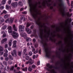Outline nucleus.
Here are the masks:
<instances>
[{
	"label": "nucleus",
	"mask_w": 73,
	"mask_h": 73,
	"mask_svg": "<svg viewBox=\"0 0 73 73\" xmlns=\"http://www.w3.org/2000/svg\"><path fill=\"white\" fill-rule=\"evenodd\" d=\"M7 36V34L5 33H4L3 35V37H5Z\"/></svg>",
	"instance_id": "09e8293b"
},
{
	"label": "nucleus",
	"mask_w": 73,
	"mask_h": 73,
	"mask_svg": "<svg viewBox=\"0 0 73 73\" xmlns=\"http://www.w3.org/2000/svg\"><path fill=\"white\" fill-rule=\"evenodd\" d=\"M14 20V18H10V22L11 23H13V21Z\"/></svg>",
	"instance_id": "393cba45"
},
{
	"label": "nucleus",
	"mask_w": 73,
	"mask_h": 73,
	"mask_svg": "<svg viewBox=\"0 0 73 73\" xmlns=\"http://www.w3.org/2000/svg\"><path fill=\"white\" fill-rule=\"evenodd\" d=\"M33 42H36V39L34 38L33 39Z\"/></svg>",
	"instance_id": "052dcab7"
},
{
	"label": "nucleus",
	"mask_w": 73,
	"mask_h": 73,
	"mask_svg": "<svg viewBox=\"0 0 73 73\" xmlns=\"http://www.w3.org/2000/svg\"><path fill=\"white\" fill-rule=\"evenodd\" d=\"M30 7V11L31 14L33 17L34 19L36 20L37 18L38 19L37 21H36V23L39 27H40L41 29H40V37L42 40L43 37L48 38L50 35V30L47 31L46 29V26L45 25V24L42 23L40 21V18H38L37 15H39V13L37 11V5H29ZM42 28H44V29Z\"/></svg>",
	"instance_id": "f257e3e1"
},
{
	"label": "nucleus",
	"mask_w": 73,
	"mask_h": 73,
	"mask_svg": "<svg viewBox=\"0 0 73 73\" xmlns=\"http://www.w3.org/2000/svg\"><path fill=\"white\" fill-rule=\"evenodd\" d=\"M32 68H33V69H35V68H36V65H35L33 64L32 66Z\"/></svg>",
	"instance_id": "ea45409f"
},
{
	"label": "nucleus",
	"mask_w": 73,
	"mask_h": 73,
	"mask_svg": "<svg viewBox=\"0 0 73 73\" xmlns=\"http://www.w3.org/2000/svg\"><path fill=\"white\" fill-rule=\"evenodd\" d=\"M5 60L6 61H8L9 60V58L8 57H6L5 58Z\"/></svg>",
	"instance_id": "a19ab883"
},
{
	"label": "nucleus",
	"mask_w": 73,
	"mask_h": 73,
	"mask_svg": "<svg viewBox=\"0 0 73 73\" xmlns=\"http://www.w3.org/2000/svg\"><path fill=\"white\" fill-rule=\"evenodd\" d=\"M21 52H18V54L19 55V56H21Z\"/></svg>",
	"instance_id": "de8ad7c7"
},
{
	"label": "nucleus",
	"mask_w": 73,
	"mask_h": 73,
	"mask_svg": "<svg viewBox=\"0 0 73 73\" xmlns=\"http://www.w3.org/2000/svg\"><path fill=\"white\" fill-rule=\"evenodd\" d=\"M71 8H73V1H72L71 2Z\"/></svg>",
	"instance_id": "4c0bfd02"
},
{
	"label": "nucleus",
	"mask_w": 73,
	"mask_h": 73,
	"mask_svg": "<svg viewBox=\"0 0 73 73\" xmlns=\"http://www.w3.org/2000/svg\"><path fill=\"white\" fill-rule=\"evenodd\" d=\"M8 50H11V46H9L8 47Z\"/></svg>",
	"instance_id": "3c124183"
},
{
	"label": "nucleus",
	"mask_w": 73,
	"mask_h": 73,
	"mask_svg": "<svg viewBox=\"0 0 73 73\" xmlns=\"http://www.w3.org/2000/svg\"><path fill=\"white\" fill-rule=\"evenodd\" d=\"M12 62H9V61L8 62V64H12Z\"/></svg>",
	"instance_id": "bf43d9fd"
},
{
	"label": "nucleus",
	"mask_w": 73,
	"mask_h": 73,
	"mask_svg": "<svg viewBox=\"0 0 73 73\" xmlns=\"http://www.w3.org/2000/svg\"><path fill=\"white\" fill-rule=\"evenodd\" d=\"M20 68L19 67H18L17 68V70H20Z\"/></svg>",
	"instance_id": "774afa93"
},
{
	"label": "nucleus",
	"mask_w": 73,
	"mask_h": 73,
	"mask_svg": "<svg viewBox=\"0 0 73 73\" xmlns=\"http://www.w3.org/2000/svg\"><path fill=\"white\" fill-rule=\"evenodd\" d=\"M41 49L39 50V51L38 53H39V54H41Z\"/></svg>",
	"instance_id": "0e129e2a"
},
{
	"label": "nucleus",
	"mask_w": 73,
	"mask_h": 73,
	"mask_svg": "<svg viewBox=\"0 0 73 73\" xmlns=\"http://www.w3.org/2000/svg\"><path fill=\"white\" fill-rule=\"evenodd\" d=\"M23 19H24L23 21H25V18L24 17H21V20H23Z\"/></svg>",
	"instance_id": "473e14b6"
},
{
	"label": "nucleus",
	"mask_w": 73,
	"mask_h": 73,
	"mask_svg": "<svg viewBox=\"0 0 73 73\" xmlns=\"http://www.w3.org/2000/svg\"><path fill=\"white\" fill-rule=\"evenodd\" d=\"M9 16V15H4V17L5 19H7V18H8Z\"/></svg>",
	"instance_id": "a878e982"
},
{
	"label": "nucleus",
	"mask_w": 73,
	"mask_h": 73,
	"mask_svg": "<svg viewBox=\"0 0 73 73\" xmlns=\"http://www.w3.org/2000/svg\"><path fill=\"white\" fill-rule=\"evenodd\" d=\"M31 48H33L32 51L34 52V54H37L38 53V50H36L35 51V49L33 48V46H31Z\"/></svg>",
	"instance_id": "f8f14e48"
},
{
	"label": "nucleus",
	"mask_w": 73,
	"mask_h": 73,
	"mask_svg": "<svg viewBox=\"0 0 73 73\" xmlns=\"http://www.w3.org/2000/svg\"><path fill=\"white\" fill-rule=\"evenodd\" d=\"M51 1V0H48L47 1L45 0L44 1H43L42 4V5L44 7H45V5L46 4L48 7H50V9H52L53 8V6H51V5H52V4L50 3V2Z\"/></svg>",
	"instance_id": "39448f33"
},
{
	"label": "nucleus",
	"mask_w": 73,
	"mask_h": 73,
	"mask_svg": "<svg viewBox=\"0 0 73 73\" xmlns=\"http://www.w3.org/2000/svg\"><path fill=\"white\" fill-rule=\"evenodd\" d=\"M28 69L29 72H31L32 70V68L31 66H29Z\"/></svg>",
	"instance_id": "5701e85b"
},
{
	"label": "nucleus",
	"mask_w": 73,
	"mask_h": 73,
	"mask_svg": "<svg viewBox=\"0 0 73 73\" xmlns=\"http://www.w3.org/2000/svg\"><path fill=\"white\" fill-rule=\"evenodd\" d=\"M59 7V10L60 13L62 16H65V7L64 4L62 3L61 0H59V3H57Z\"/></svg>",
	"instance_id": "7ed1b4c3"
},
{
	"label": "nucleus",
	"mask_w": 73,
	"mask_h": 73,
	"mask_svg": "<svg viewBox=\"0 0 73 73\" xmlns=\"http://www.w3.org/2000/svg\"><path fill=\"white\" fill-rule=\"evenodd\" d=\"M4 52H5V53H8V50H7V49H5L4 50Z\"/></svg>",
	"instance_id": "4d7b16f0"
},
{
	"label": "nucleus",
	"mask_w": 73,
	"mask_h": 73,
	"mask_svg": "<svg viewBox=\"0 0 73 73\" xmlns=\"http://www.w3.org/2000/svg\"><path fill=\"white\" fill-rule=\"evenodd\" d=\"M57 3H54L53 5V6H54V7H56V6H57Z\"/></svg>",
	"instance_id": "603ef678"
},
{
	"label": "nucleus",
	"mask_w": 73,
	"mask_h": 73,
	"mask_svg": "<svg viewBox=\"0 0 73 73\" xmlns=\"http://www.w3.org/2000/svg\"><path fill=\"white\" fill-rule=\"evenodd\" d=\"M12 40L10 39L9 40L8 42V45L10 46H11L12 45Z\"/></svg>",
	"instance_id": "a211bd4d"
},
{
	"label": "nucleus",
	"mask_w": 73,
	"mask_h": 73,
	"mask_svg": "<svg viewBox=\"0 0 73 73\" xmlns=\"http://www.w3.org/2000/svg\"><path fill=\"white\" fill-rule=\"evenodd\" d=\"M7 41V38H4L2 40L1 44H3L4 42H6Z\"/></svg>",
	"instance_id": "f3484780"
},
{
	"label": "nucleus",
	"mask_w": 73,
	"mask_h": 73,
	"mask_svg": "<svg viewBox=\"0 0 73 73\" xmlns=\"http://www.w3.org/2000/svg\"><path fill=\"white\" fill-rule=\"evenodd\" d=\"M28 70V68L26 67L25 68H23L22 69V70L23 71H25V72H27Z\"/></svg>",
	"instance_id": "2f4dec72"
},
{
	"label": "nucleus",
	"mask_w": 73,
	"mask_h": 73,
	"mask_svg": "<svg viewBox=\"0 0 73 73\" xmlns=\"http://www.w3.org/2000/svg\"><path fill=\"white\" fill-rule=\"evenodd\" d=\"M18 4L19 5V6H21V7H22L23 6V3L21 1L19 2Z\"/></svg>",
	"instance_id": "b1692460"
},
{
	"label": "nucleus",
	"mask_w": 73,
	"mask_h": 73,
	"mask_svg": "<svg viewBox=\"0 0 73 73\" xmlns=\"http://www.w3.org/2000/svg\"><path fill=\"white\" fill-rule=\"evenodd\" d=\"M44 49L46 53V56L47 57H49L50 56V51L48 47L44 46Z\"/></svg>",
	"instance_id": "423d86ee"
},
{
	"label": "nucleus",
	"mask_w": 73,
	"mask_h": 73,
	"mask_svg": "<svg viewBox=\"0 0 73 73\" xmlns=\"http://www.w3.org/2000/svg\"><path fill=\"white\" fill-rule=\"evenodd\" d=\"M29 30V29L28 27H27L25 29V31H26V32H28Z\"/></svg>",
	"instance_id": "58836bf2"
},
{
	"label": "nucleus",
	"mask_w": 73,
	"mask_h": 73,
	"mask_svg": "<svg viewBox=\"0 0 73 73\" xmlns=\"http://www.w3.org/2000/svg\"><path fill=\"white\" fill-rule=\"evenodd\" d=\"M0 20L1 22H4V20L3 19V18L2 17H0Z\"/></svg>",
	"instance_id": "cd10ccee"
},
{
	"label": "nucleus",
	"mask_w": 73,
	"mask_h": 73,
	"mask_svg": "<svg viewBox=\"0 0 73 73\" xmlns=\"http://www.w3.org/2000/svg\"><path fill=\"white\" fill-rule=\"evenodd\" d=\"M13 69H14V66H13L11 67V68L10 69V70H13Z\"/></svg>",
	"instance_id": "c03bdc74"
},
{
	"label": "nucleus",
	"mask_w": 73,
	"mask_h": 73,
	"mask_svg": "<svg viewBox=\"0 0 73 73\" xmlns=\"http://www.w3.org/2000/svg\"><path fill=\"white\" fill-rule=\"evenodd\" d=\"M3 12L4 14H7V11L5 10H4L3 11Z\"/></svg>",
	"instance_id": "e433bc0d"
},
{
	"label": "nucleus",
	"mask_w": 73,
	"mask_h": 73,
	"mask_svg": "<svg viewBox=\"0 0 73 73\" xmlns=\"http://www.w3.org/2000/svg\"><path fill=\"white\" fill-rule=\"evenodd\" d=\"M27 45L28 46H29L30 45H32V42L28 43L27 44Z\"/></svg>",
	"instance_id": "72a5a7b5"
},
{
	"label": "nucleus",
	"mask_w": 73,
	"mask_h": 73,
	"mask_svg": "<svg viewBox=\"0 0 73 73\" xmlns=\"http://www.w3.org/2000/svg\"><path fill=\"white\" fill-rule=\"evenodd\" d=\"M36 58V55H33V59H35Z\"/></svg>",
	"instance_id": "79ce46f5"
},
{
	"label": "nucleus",
	"mask_w": 73,
	"mask_h": 73,
	"mask_svg": "<svg viewBox=\"0 0 73 73\" xmlns=\"http://www.w3.org/2000/svg\"><path fill=\"white\" fill-rule=\"evenodd\" d=\"M23 14H27V12L26 11H24V12H22Z\"/></svg>",
	"instance_id": "680f3d73"
},
{
	"label": "nucleus",
	"mask_w": 73,
	"mask_h": 73,
	"mask_svg": "<svg viewBox=\"0 0 73 73\" xmlns=\"http://www.w3.org/2000/svg\"><path fill=\"white\" fill-rule=\"evenodd\" d=\"M5 22L6 23H8L9 22V19H7L5 21Z\"/></svg>",
	"instance_id": "338daca9"
},
{
	"label": "nucleus",
	"mask_w": 73,
	"mask_h": 73,
	"mask_svg": "<svg viewBox=\"0 0 73 73\" xmlns=\"http://www.w3.org/2000/svg\"><path fill=\"white\" fill-rule=\"evenodd\" d=\"M20 33V35L21 37H24V38H26L27 37V34L25 32L22 33Z\"/></svg>",
	"instance_id": "1a4fd4ad"
},
{
	"label": "nucleus",
	"mask_w": 73,
	"mask_h": 73,
	"mask_svg": "<svg viewBox=\"0 0 73 73\" xmlns=\"http://www.w3.org/2000/svg\"><path fill=\"white\" fill-rule=\"evenodd\" d=\"M26 40L27 42H29V41H31V38L27 37L26 38Z\"/></svg>",
	"instance_id": "6ab92c4d"
},
{
	"label": "nucleus",
	"mask_w": 73,
	"mask_h": 73,
	"mask_svg": "<svg viewBox=\"0 0 73 73\" xmlns=\"http://www.w3.org/2000/svg\"><path fill=\"white\" fill-rule=\"evenodd\" d=\"M29 65H31L33 64V61L32 60V59L31 58H30L29 60Z\"/></svg>",
	"instance_id": "4468645a"
},
{
	"label": "nucleus",
	"mask_w": 73,
	"mask_h": 73,
	"mask_svg": "<svg viewBox=\"0 0 73 73\" xmlns=\"http://www.w3.org/2000/svg\"><path fill=\"white\" fill-rule=\"evenodd\" d=\"M31 32H32V31L31 29H29V31L27 32V33H28L29 34L31 33Z\"/></svg>",
	"instance_id": "c9c22d12"
},
{
	"label": "nucleus",
	"mask_w": 73,
	"mask_h": 73,
	"mask_svg": "<svg viewBox=\"0 0 73 73\" xmlns=\"http://www.w3.org/2000/svg\"><path fill=\"white\" fill-rule=\"evenodd\" d=\"M40 61H38L37 62V65H40Z\"/></svg>",
	"instance_id": "5fc2aeb1"
},
{
	"label": "nucleus",
	"mask_w": 73,
	"mask_h": 73,
	"mask_svg": "<svg viewBox=\"0 0 73 73\" xmlns=\"http://www.w3.org/2000/svg\"><path fill=\"white\" fill-rule=\"evenodd\" d=\"M18 4V3H17V2H15L12 3L11 5L13 7H14V8H16V7H17Z\"/></svg>",
	"instance_id": "9b49d317"
},
{
	"label": "nucleus",
	"mask_w": 73,
	"mask_h": 73,
	"mask_svg": "<svg viewBox=\"0 0 73 73\" xmlns=\"http://www.w3.org/2000/svg\"><path fill=\"white\" fill-rule=\"evenodd\" d=\"M12 1L11 0H9L8 1V4H11V2Z\"/></svg>",
	"instance_id": "864d4df0"
},
{
	"label": "nucleus",
	"mask_w": 73,
	"mask_h": 73,
	"mask_svg": "<svg viewBox=\"0 0 73 73\" xmlns=\"http://www.w3.org/2000/svg\"><path fill=\"white\" fill-rule=\"evenodd\" d=\"M64 40L66 42H68V39L67 38H65Z\"/></svg>",
	"instance_id": "6e6d98bb"
},
{
	"label": "nucleus",
	"mask_w": 73,
	"mask_h": 73,
	"mask_svg": "<svg viewBox=\"0 0 73 73\" xmlns=\"http://www.w3.org/2000/svg\"><path fill=\"white\" fill-rule=\"evenodd\" d=\"M47 66L48 68H46L47 70L48 71H50L51 73H56L55 72L54 70L52 69V66L50 65V64H48L47 65Z\"/></svg>",
	"instance_id": "0eeeda50"
},
{
	"label": "nucleus",
	"mask_w": 73,
	"mask_h": 73,
	"mask_svg": "<svg viewBox=\"0 0 73 73\" xmlns=\"http://www.w3.org/2000/svg\"><path fill=\"white\" fill-rule=\"evenodd\" d=\"M34 35H36V30L35 29L34 30Z\"/></svg>",
	"instance_id": "8fccbe9b"
},
{
	"label": "nucleus",
	"mask_w": 73,
	"mask_h": 73,
	"mask_svg": "<svg viewBox=\"0 0 73 73\" xmlns=\"http://www.w3.org/2000/svg\"><path fill=\"white\" fill-rule=\"evenodd\" d=\"M29 56H27L26 57V60H29Z\"/></svg>",
	"instance_id": "a18cd8bd"
},
{
	"label": "nucleus",
	"mask_w": 73,
	"mask_h": 73,
	"mask_svg": "<svg viewBox=\"0 0 73 73\" xmlns=\"http://www.w3.org/2000/svg\"><path fill=\"white\" fill-rule=\"evenodd\" d=\"M27 49H25L23 50V53H26V52H27Z\"/></svg>",
	"instance_id": "49530a36"
},
{
	"label": "nucleus",
	"mask_w": 73,
	"mask_h": 73,
	"mask_svg": "<svg viewBox=\"0 0 73 73\" xmlns=\"http://www.w3.org/2000/svg\"><path fill=\"white\" fill-rule=\"evenodd\" d=\"M34 27V26H33V25H32L31 27V29H33V28Z\"/></svg>",
	"instance_id": "69168bd1"
},
{
	"label": "nucleus",
	"mask_w": 73,
	"mask_h": 73,
	"mask_svg": "<svg viewBox=\"0 0 73 73\" xmlns=\"http://www.w3.org/2000/svg\"><path fill=\"white\" fill-rule=\"evenodd\" d=\"M8 32L9 33H11V35L14 38H17L19 37V34L18 33L15 31H12V26H9L7 28Z\"/></svg>",
	"instance_id": "20e7f679"
},
{
	"label": "nucleus",
	"mask_w": 73,
	"mask_h": 73,
	"mask_svg": "<svg viewBox=\"0 0 73 73\" xmlns=\"http://www.w3.org/2000/svg\"><path fill=\"white\" fill-rule=\"evenodd\" d=\"M9 58L10 60H13V57L11 55H9Z\"/></svg>",
	"instance_id": "4be33fe9"
},
{
	"label": "nucleus",
	"mask_w": 73,
	"mask_h": 73,
	"mask_svg": "<svg viewBox=\"0 0 73 73\" xmlns=\"http://www.w3.org/2000/svg\"><path fill=\"white\" fill-rule=\"evenodd\" d=\"M7 25H4L2 27V30H5V29L7 28Z\"/></svg>",
	"instance_id": "aec40b11"
},
{
	"label": "nucleus",
	"mask_w": 73,
	"mask_h": 73,
	"mask_svg": "<svg viewBox=\"0 0 73 73\" xmlns=\"http://www.w3.org/2000/svg\"><path fill=\"white\" fill-rule=\"evenodd\" d=\"M61 30V29H59V28H58V29L57 30V31L60 32V31Z\"/></svg>",
	"instance_id": "13d9d810"
},
{
	"label": "nucleus",
	"mask_w": 73,
	"mask_h": 73,
	"mask_svg": "<svg viewBox=\"0 0 73 73\" xmlns=\"http://www.w3.org/2000/svg\"><path fill=\"white\" fill-rule=\"evenodd\" d=\"M69 11L70 12H72V9H69Z\"/></svg>",
	"instance_id": "e2e57ef3"
},
{
	"label": "nucleus",
	"mask_w": 73,
	"mask_h": 73,
	"mask_svg": "<svg viewBox=\"0 0 73 73\" xmlns=\"http://www.w3.org/2000/svg\"><path fill=\"white\" fill-rule=\"evenodd\" d=\"M6 3V1H2L1 2V4L2 5H4V4H5Z\"/></svg>",
	"instance_id": "c85d7f7f"
},
{
	"label": "nucleus",
	"mask_w": 73,
	"mask_h": 73,
	"mask_svg": "<svg viewBox=\"0 0 73 73\" xmlns=\"http://www.w3.org/2000/svg\"><path fill=\"white\" fill-rule=\"evenodd\" d=\"M33 53L32 52L30 51L29 53V56H32V54Z\"/></svg>",
	"instance_id": "c756f323"
},
{
	"label": "nucleus",
	"mask_w": 73,
	"mask_h": 73,
	"mask_svg": "<svg viewBox=\"0 0 73 73\" xmlns=\"http://www.w3.org/2000/svg\"><path fill=\"white\" fill-rule=\"evenodd\" d=\"M16 42L17 41L16 40H14L13 42V46H16Z\"/></svg>",
	"instance_id": "412c9836"
},
{
	"label": "nucleus",
	"mask_w": 73,
	"mask_h": 73,
	"mask_svg": "<svg viewBox=\"0 0 73 73\" xmlns=\"http://www.w3.org/2000/svg\"><path fill=\"white\" fill-rule=\"evenodd\" d=\"M10 7V6H9L8 5H6V9H8Z\"/></svg>",
	"instance_id": "bb28decb"
},
{
	"label": "nucleus",
	"mask_w": 73,
	"mask_h": 73,
	"mask_svg": "<svg viewBox=\"0 0 73 73\" xmlns=\"http://www.w3.org/2000/svg\"><path fill=\"white\" fill-rule=\"evenodd\" d=\"M24 28H25V26L23 25L19 26V30H20L21 33H23L24 32Z\"/></svg>",
	"instance_id": "6e6552de"
},
{
	"label": "nucleus",
	"mask_w": 73,
	"mask_h": 73,
	"mask_svg": "<svg viewBox=\"0 0 73 73\" xmlns=\"http://www.w3.org/2000/svg\"><path fill=\"white\" fill-rule=\"evenodd\" d=\"M4 48L2 46H0V56H2L4 53Z\"/></svg>",
	"instance_id": "9d476101"
},
{
	"label": "nucleus",
	"mask_w": 73,
	"mask_h": 73,
	"mask_svg": "<svg viewBox=\"0 0 73 73\" xmlns=\"http://www.w3.org/2000/svg\"><path fill=\"white\" fill-rule=\"evenodd\" d=\"M30 25H31V23H30L28 22L26 25L27 27H29Z\"/></svg>",
	"instance_id": "7c9ffc66"
},
{
	"label": "nucleus",
	"mask_w": 73,
	"mask_h": 73,
	"mask_svg": "<svg viewBox=\"0 0 73 73\" xmlns=\"http://www.w3.org/2000/svg\"><path fill=\"white\" fill-rule=\"evenodd\" d=\"M4 9V7L3 6H1L0 7V9L1 10L2 9Z\"/></svg>",
	"instance_id": "37998d69"
},
{
	"label": "nucleus",
	"mask_w": 73,
	"mask_h": 73,
	"mask_svg": "<svg viewBox=\"0 0 73 73\" xmlns=\"http://www.w3.org/2000/svg\"><path fill=\"white\" fill-rule=\"evenodd\" d=\"M72 15V13H71L70 14L69 12H66V15L67 17H71Z\"/></svg>",
	"instance_id": "2eb2a0df"
},
{
	"label": "nucleus",
	"mask_w": 73,
	"mask_h": 73,
	"mask_svg": "<svg viewBox=\"0 0 73 73\" xmlns=\"http://www.w3.org/2000/svg\"><path fill=\"white\" fill-rule=\"evenodd\" d=\"M4 56L5 57H7L8 56V54L7 53H4Z\"/></svg>",
	"instance_id": "f704fd0d"
},
{
	"label": "nucleus",
	"mask_w": 73,
	"mask_h": 73,
	"mask_svg": "<svg viewBox=\"0 0 73 73\" xmlns=\"http://www.w3.org/2000/svg\"><path fill=\"white\" fill-rule=\"evenodd\" d=\"M13 29L14 31L17 32V28L16 27L15 25H13Z\"/></svg>",
	"instance_id": "dca6fc26"
},
{
	"label": "nucleus",
	"mask_w": 73,
	"mask_h": 73,
	"mask_svg": "<svg viewBox=\"0 0 73 73\" xmlns=\"http://www.w3.org/2000/svg\"><path fill=\"white\" fill-rule=\"evenodd\" d=\"M69 19L66 20L64 24V27H66L67 28V33L69 37V39L72 40L73 38V31L70 29V24L69 23Z\"/></svg>",
	"instance_id": "f03ea898"
},
{
	"label": "nucleus",
	"mask_w": 73,
	"mask_h": 73,
	"mask_svg": "<svg viewBox=\"0 0 73 73\" xmlns=\"http://www.w3.org/2000/svg\"><path fill=\"white\" fill-rule=\"evenodd\" d=\"M16 53V51L15 50H13V52L11 53V54L12 56L16 57L17 56V54Z\"/></svg>",
	"instance_id": "ddd939ff"
}]
</instances>
